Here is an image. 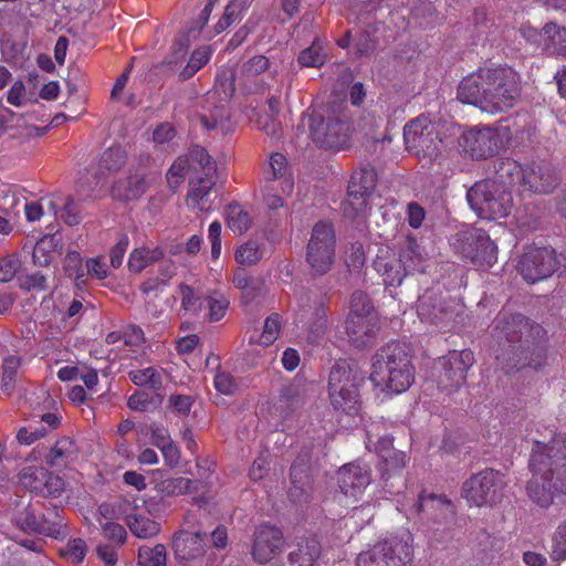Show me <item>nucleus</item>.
<instances>
[{"label": "nucleus", "mask_w": 566, "mask_h": 566, "mask_svg": "<svg viewBox=\"0 0 566 566\" xmlns=\"http://www.w3.org/2000/svg\"><path fill=\"white\" fill-rule=\"evenodd\" d=\"M494 337L507 344L496 358L510 369H537L547 360V332L522 314L501 313L495 319Z\"/></svg>", "instance_id": "f257e3e1"}, {"label": "nucleus", "mask_w": 566, "mask_h": 566, "mask_svg": "<svg viewBox=\"0 0 566 566\" xmlns=\"http://www.w3.org/2000/svg\"><path fill=\"white\" fill-rule=\"evenodd\" d=\"M521 96V78L511 66H485L464 77L458 87V98L491 114L506 112Z\"/></svg>", "instance_id": "f03ea898"}, {"label": "nucleus", "mask_w": 566, "mask_h": 566, "mask_svg": "<svg viewBox=\"0 0 566 566\" xmlns=\"http://www.w3.org/2000/svg\"><path fill=\"white\" fill-rule=\"evenodd\" d=\"M528 467L533 475L526 491L532 502L548 507L556 495H566V434L557 433L547 442L534 441Z\"/></svg>", "instance_id": "7ed1b4c3"}, {"label": "nucleus", "mask_w": 566, "mask_h": 566, "mask_svg": "<svg viewBox=\"0 0 566 566\" xmlns=\"http://www.w3.org/2000/svg\"><path fill=\"white\" fill-rule=\"evenodd\" d=\"M370 380L395 394L406 391L415 380L410 348L399 342L382 346L374 356Z\"/></svg>", "instance_id": "20e7f679"}, {"label": "nucleus", "mask_w": 566, "mask_h": 566, "mask_svg": "<svg viewBox=\"0 0 566 566\" xmlns=\"http://www.w3.org/2000/svg\"><path fill=\"white\" fill-rule=\"evenodd\" d=\"M9 510L11 522L27 534H40L54 538L64 535L63 518L57 512L52 518L46 517L40 501L32 502L28 496H17Z\"/></svg>", "instance_id": "39448f33"}, {"label": "nucleus", "mask_w": 566, "mask_h": 566, "mask_svg": "<svg viewBox=\"0 0 566 566\" xmlns=\"http://www.w3.org/2000/svg\"><path fill=\"white\" fill-rule=\"evenodd\" d=\"M471 208L480 218L495 220L509 216L513 199L499 179H480L467 193Z\"/></svg>", "instance_id": "423d86ee"}, {"label": "nucleus", "mask_w": 566, "mask_h": 566, "mask_svg": "<svg viewBox=\"0 0 566 566\" xmlns=\"http://www.w3.org/2000/svg\"><path fill=\"white\" fill-rule=\"evenodd\" d=\"M412 558V534L408 530H401L360 553L356 566H408Z\"/></svg>", "instance_id": "0eeeda50"}, {"label": "nucleus", "mask_w": 566, "mask_h": 566, "mask_svg": "<svg viewBox=\"0 0 566 566\" xmlns=\"http://www.w3.org/2000/svg\"><path fill=\"white\" fill-rule=\"evenodd\" d=\"M463 312L462 304L434 289L427 290L417 303L419 318L443 332L457 327L462 321Z\"/></svg>", "instance_id": "6e6552de"}, {"label": "nucleus", "mask_w": 566, "mask_h": 566, "mask_svg": "<svg viewBox=\"0 0 566 566\" xmlns=\"http://www.w3.org/2000/svg\"><path fill=\"white\" fill-rule=\"evenodd\" d=\"M363 380L346 361L336 363L329 373L328 394L336 410L354 416L359 410L358 385Z\"/></svg>", "instance_id": "1a4fd4ad"}, {"label": "nucleus", "mask_w": 566, "mask_h": 566, "mask_svg": "<svg viewBox=\"0 0 566 566\" xmlns=\"http://www.w3.org/2000/svg\"><path fill=\"white\" fill-rule=\"evenodd\" d=\"M403 139L409 151L429 159L438 155L442 144L439 124L423 114L405 125Z\"/></svg>", "instance_id": "9d476101"}, {"label": "nucleus", "mask_w": 566, "mask_h": 566, "mask_svg": "<svg viewBox=\"0 0 566 566\" xmlns=\"http://www.w3.org/2000/svg\"><path fill=\"white\" fill-rule=\"evenodd\" d=\"M507 132L501 127L475 126L464 130L459 138L462 151L474 159H486L496 155L504 146Z\"/></svg>", "instance_id": "9b49d317"}, {"label": "nucleus", "mask_w": 566, "mask_h": 566, "mask_svg": "<svg viewBox=\"0 0 566 566\" xmlns=\"http://www.w3.org/2000/svg\"><path fill=\"white\" fill-rule=\"evenodd\" d=\"M503 488L501 473L494 469H485L463 482L461 494L470 505L481 507L496 503L502 496Z\"/></svg>", "instance_id": "f8f14e48"}, {"label": "nucleus", "mask_w": 566, "mask_h": 566, "mask_svg": "<svg viewBox=\"0 0 566 566\" xmlns=\"http://www.w3.org/2000/svg\"><path fill=\"white\" fill-rule=\"evenodd\" d=\"M335 231L326 221L317 222L307 243L306 261L315 274L324 275L331 270L335 256Z\"/></svg>", "instance_id": "ddd939ff"}, {"label": "nucleus", "mask_w": 566, "mask_h": 566, "mask_svg": "<svg viewBox=\"0 0 566 566\" xmlns=\"http://www.w3.org/2000/svg\"><path fill=\"white\" fill-rule=\"evenodd\" d=\"M474 364V354L470 349L453 350L440 357L436 363L438 387L448 395L458 391L467 379V371Z\"/></svg>", "instance_id": "4468645a"}, {"label": "nucleus", "mask_w": 566, "mask_h": 566, "mask_svg": "<svg viewBox=\"0 0 566 566\" xmlns=\"http://www.w3.org/2000/svg\"><path fill=\"white\" fill-rule=\"evenodd\" d=\"M453 245L464 260L476 266L490 268L497 260V247L482 229L458 234Z\"/></svg>", "instance_id": "2eb2a0df"}, {"label": "nucleus", "mask_w": 566, "mask_h": 566, "mask_svg": "<svg viewBox=\"0 0 566 566\" xmlns=\"http://www.w3.org/2000/svg\"><path fill=\"white\" fill-rule=\"evenodd\" d=\"M558 263L554 249L532 248L522 255L517 269L525 281L536 283L549 277L556 271Z\"/></svg>", "instance_id": "dca6fc26"}, {"label": "nucleus", "mask_w": 566, "mask_h": 566, "mask_svg": "<svg viewBox=\"0 0 566 566\" xmlns=\"http://www.w3.org/2000/svg\"><path fill=\"white\" fill-rule=\"evenodd\" d=\"M171 548L179 563L200 559L208 549V533L199 528L182 526L172 535Z\"/></svg>", "instance_id": "f3484780"}, {"label": "nucleus", "mask_w": 566, "mask_h": 566, "mask_svg": "<svg viewBox=\"0 0 566 566\" xmlns=\"http://www.w3.org/2000/svg\"><path fill=\"white\" fill-rule=\"evenodd\" d=\"M199 174L203 177H213L218 171L208 151L200 146H193L186 155L174 161L166 177H192Z\"/></svg>", "instance_id": "a211bd4d"}, {"label": "nucleus", "mask_w": 566, "mask_h": 566, "mask_svg": "<svg viewBox=\"0 0 566 566\" xmlns=\"http://www.w3.org/2000/svg\"><path fill=\"white\" fill-rule=\"evenodd\" d=\"M284 546L285 537L281 528L261 524L253 533L251 554L255 562L265 564L281 554Z\"/></svg>", "instance_id": "6ab92c4d"}, {"label": "nucleus", "mask_w": 566, "mask_h": 566, "mask_svg": "<svg viewBox=\"0 0 566 566\" xmlns=\"http://www.w3.org/2000/svg\"><path fill=\"white\" fill-rule=\"evenodd\" d=\"M348 124L338 117L314 119L311 128L316 145L326 149H340L348 142Z\"/></svg>", "instance_id": "aec40b11"}, {"label": "nucleus", "mask_w": 566, "mask_h": 566, "mask_svg": "<svg viewBox=\"0 0 566 566\" xmlns=\"http://www.w3.org/2000/svg\"><path fill=\"white\" fill-rule=\"evenodd\" d=\"M373 265L387 287L400 286L403 280L410 274L402 263V259H399L397 254L389 249H379Z\"/></svg>", "instance_id": "412c9836"}, {"label": "nucleus", "mask_w": 566, "mask_h": 566, "mask_svg": "<svg viewBox=\"0 0 566 566\" xmlns=\"http://www.w3.org/2000/svg\"><path fill=\"white\" fill-rule=\"evenodd\" d=\"M271 65L265 55H254L245 61L240 70V82L245 93H263L269 86L263 80V74Z\"/></svg>", "instance_id": "4be33fe9"}, {"label": "nucleus", "mask_w": 566, "mask_h": 566, "mask_svg": "<svg viewBox=\"0 0 566 566\" xmlns=\"http://www.w3.org/2000/svg\"><path fill=\"white\" fill-rule=\"evenodd\" d=\"M370 470L358 463L345 464L337 473L338 486L347 496L357 497L370 484Z\"/></svg>", "instance_id": "5701e85b"}, {"label": "nucleus", "mask_w": 566, "mask_h": 566, "mask_svg": "<svg viewBox=\"0 0 566 566\" xmlns=\"http://www.w3.org/2000/svg\"><path fill=\"white\" fill-rule=\"evenodd\" d=\"M374 189L375 179H350L347 187V200L343 203L344 214L349 219H355L363 213Z\"/></svg>", "instance_id": "b1692460"}, {"label": "nucleus", "mask_w": 566, "mask_h": 566, "mask_svg": "<svg viewBox=\"0 0 566 566\" xmlns=\"http://www.w3.org/2000/svg\"><path fill=\"white\" fill-rule=\"evenodd\" d=\"M290 478V499L297 504L308 502L313 491V478L310 467L303 461H295L291 467Z\"/></svg>", "instance_id": "393cba45"}, {"label": "nucleus", "mask_w": 566, "mask_h": 566, "mask_svg": "<svg viewBox=\"0 0 566 566\" xmlns=\"http://www.w3.org/2000/svg\"><path fill=\"white\" fill-rule=\"evenodd\" d=\"M78 458V448L70 437H62L55 441L45 455L44 462L53 469H64Z\"/></svg>", "instance_id": "a878e982"}, {"label": "nucleus", "mask_w": 566, "mask_h": 566, "mask_svg": "<svg viewBox=\"0 0 566 566\" xmlns=\"http://www.w3.org/2000/svg\"><path fill=\"white\" fill-rule=\"evenodd\" d=\"M322 546L315 537L300 538L282 566H315L321 556Z\"/></svg>", "instance_id": "bb28decb"}, {"label": "nucleus", "mask_w": 566, "mask_h": 566, "mask_svg": "<svg viewBox=\"0 0 566 566\" xmlns=\"http://www.w3.org/2000/svg\"><path fill=\"white\" fill-rule=\"evenodd\" d=\"M346 329L356 347L368 346L378 331L377 317H348Z\"/></svg>", "instance_id": "cd10ccee"}, {"label": "nucleus", "mask_w": 566, "mask_h": 566, "mask_svg": "<svg viewBox=\"0 0 566 566\" xmlns=\"http://www.w3.org/2000/svg\"><path fill=\"white\" fill-rule=\"evenodd\" d=\"M407 270L412 274L413 272H422L427 261V253L424 249L418 243L417 239L408 235L399 244V252L396 253Z\"/></svg>", "instance_id": "c85d7f7f"}, {"label": "nucleus", "mask_w": 566, "mask_h": 566, "mask_svg": "<svg viewBox=\"0 0 566 566\" xmlns=\"http://www.w3.org/2000/svg\"><path fill=\"white\" fill-rule=\"evenodd\" d=\"M21 360L22 359L19 356L9 355L2 361L0 389L7 396H11L15 390Z\"/></svg>", "instance_id": "c756f323"}, {"label": "nucleus", "mask_w": 566, "mask_h": 566, "mask_svg": "<svg viewBox=\"0 0 566 566\" xmlns=\"http://www.w3.org/2000/svg\"><path fill=\"white\" fill-rule=\"evenodd\" d=\"M226 221L228 228L234 233L242 235L252 226V217L240 203L233 202L226 209Z\"/></svg>", "instance_id": "7c9ffc66"}, {"label": "nucleus", "mask_w": 566, "mask_h": 566, "mask_svg": "<svg viewBox=\"0 0 566 566\" xmlns=\"http://www.w3.org/2000/svg\"><path fill=\"white\" fill-rule=\"evenodd\" d=\"M265 251L263 240L251 238L235 249L234 259L241 265H253L263 259Z\"/></svg>", "instance_id": "2f4dec72"}, {"label": "nucleus", "mask_w": 566, "mask_h": 566, "mask_svg": "<svg viewBox=\"0 0 566 566\" xmlns=\"http://www.w3.org/2000/svg\"><path fill=\"white\" fill-rule=\"evenodd\" d=\"M145 189V179H115L111 191L115 199L129 201L142 196Z\"/></svg>", "instance_id": "473e14b6"}, {"label": "nucleus", "mask_w": 566, "mask_h": 566, "mask_svg": "<svg viewBox=\"0 0 566 566\" xmlns=\"http://www.w3.org/2000/svg\"><path fill=\"white\" fill-rule=\"evenodd\" d=\"M326 41L315 38L312 44L302 50L298 54L297 62L302 67H321L325 64L327 53L325 50Z\"/></svg>", "instance_id": "72a5a7b5"}, {"label": "nucleus", "mask_w": 566, "mask_h": 566, "mask_svg": "<svg viewBox=\"0 0 566 566\" xmlns=\"http://www.w3.org/2000/svg\"><path fill=\"white\" fill-rule=\"evenodd\" d=\"M201 482L198 480H191L187 478H170L161 481L157 485V490L165 495L174 496L186 493L199 492Z\"/></svg>", "instance_id": "f704fd0d"}, {"label": "nucleus", "mask_w": 566, "mask_h": 566, "mask_svg": "<svg viewBox=\"0 0 566 566\" xmlns=\"http://www.w3.org/2000/svg\"><path fill=\"white\" fill-rule=\"evenodd\" d=\"M126 151L120 146L107 148L99 158L97 177H104L107 174H116L126 163Z\"/></svg>", "instance_id": "c9c22d12"}, {"label": "nucleus", "mask_w": 566, "mask_h": 566, "mask_svg": "<svg viewBox=\"0 0 566 566\" xmlns=\"http://www.w3.org/2000/svg\"><path fill=\"white\" fill-rule=\"evenodd\" d=\"M543 34L546 51L556 55L566 54V28L549 22L544 25Z\"/></svg>", "instance_id": "e433bc0d"}, {"label": "nucleus", "mask_w": 566, "mask_h": 566, "mask_svg": "<svg viewBox=\"0 0 566 566\" xmlns=\"http://www.w3.org/2000/svg\"><path fill=\"white\" fill-rule=\"evenodd\" d=\"M178 289L181 295V308L190 316L199 317L201 312L206 308L207 297L185 283H181Z\"/></svg>", "instance_id": "4c0bfd02"}, {"label": "nucleus", "mask_w": 566, "mask_h": 566, "mask_svg": "<svg viewBox=\"0 0 566 566\" xmlns=\"http://www.w3.org/2000/svg\"><path fill=\"white\" fill-rule=\"evenodd\" d=\"M126 524L130 532L139 538H149L157 535L160 525L148 516L140 514H132L126 516Z\"/></svg>", "instance_id": "58836bf2"}, {"label": "nucleus", "mask_w": 566, "mask_h": 566, "mask_svg": "<svg viewBox=\"0 0 566 566\" xmlns=\"http://www.w3.org/2000/svg\"><path fill=\"white\" fill-rule=\"evenodd\" d=\"M212 56V49L210 45H202L196 49L187 63V65L179 72V80L187 81L199 72L205 65L208 64Z\"/></svg>", "instance_id": "ea45409f"}, {"label": "nucleus", "mask_w": 566, "mask_h": 566, "mask_svg": "<svg viewBox=\"0 0 566 566\" xmlns=\"http://www.w3.org/2000/svg\"><path fill=\"white\" fill-rule=\"evenodd\" d=\"M327 313L325 305L322 302H318L312 314V317L308 322V339L312 343H316L322 339L327 331Z\"/></svg>", "instance_id": "a19ab883"}, {"label": "nucleus", "mask_w": 566, "mask_h": 566, "mask_svg": "<svg viewBox=\"0 0 566 566\" xmlns=\"http://www.w3.org/2000/svg\"><path fill=\"white\" fill-rule=\"evenodd\" d=\"M262 171L272 177H292L293 167L282 153H272L262 164Z\"/></svg>", "instance_id": "79ce46f5"}, {"label": "nucleus", "mask_w": 566, "mask_h": 566, "mask_svg": "<svg viewBox=\"0 0 566 566\" xmlns=\"http://www.w3.org/2000/svg\"><path fill=\"white\" fill-rule=\"evenodd\" d=\"M167 551L163 544L155 547L142 546L138 551L139 566H166Z\"/></svg>", "instance_id": "37998d69"}, {"label": "nucleus", "mask_w": 566, "mask_h": 566, "mask_svg": "<svg viewBox=\"0 0 566 566\" xmlns=\"http://www.w3.org/2000/svg\"><path fill=\"white\" fill-rule=\"evenodd\" d=\"M304 398V387L301 384L294 382L283 387L279 402L282 408L294 410L295 408L303 405Z\"/></svg>", "instance_id": "c03bdc74"}, {"label": "nucleus", "mask_w": 566, "mask_h": 566, "mask_svg": "<svg viewBox=\"0 0 566 566\" xmlns=\"http://www.w3.org/2000/svg\"><path fill=\"white\" fill-rule=\"evenodd\" d=\"M348 317H376L369 296L363 291H355L350 297V312Z\"/></svg>", "instance_id": "a18cd8bd"}, {"label": "nucleus", "mask_w": 566, "mask_h": 566, "mask_svg": "<svg viewBox=\"0 0 566 566\" xmlns=\"http://www.w3.org/2000/svg\"><path fill=\"white\" fill-rule=\"evenodd\" d=\"M128 375L132 382L136 386H148L153 390L161 388V376L154 367L134 369Z\"/></svg>", "instance_id": "49530a36"}, {"label": "nucleus", "mask_w": 566, "mask_h": 566, "mask_svg": "<svg viewBox=\"0 0 566 566\" xmlns=\"http://www.w3.org/2000/svg\"><path fill=\"white\" fill-rule=\"evenodd\" d=\"M250 4V0H231L224 9V13L214 27L217 33L228 29L238 15Z\"/></svg>", "instance_id": "de8ad7c7"}, {"label": "nucleus", "mask_w": 566, "mask_h": 566, "mask_svg": "<svg viewBox=\"0 0 566 566\" xmlns=\"http://www.w3.org/2000/svg\"><path fill=\"white\" fill-rule=\"evenodd\" d=\"M235 76L230 70H223L216 77L214 91L220 99H229L235 92Z\"/></svg>", "instance_id": "09e8293b"}, {"label": "nucleus", "mask_w": 566, "mask_h": 566, "mask_svg": "<svg viewBox=\"0 0 566 566\" xmlns=\"http://www.w3.org/2000/svg\"><path fill=\"white\" fill-rule=\"evenodd\" d=\"M551 557L554 560L566 559V517L557 525L552 536Z\"/></svg>", "instance_id": "8fccbe9b"}, {"label": "nucleus", "mask_w": 566, "mask_h": 566, "mask_svg": "<svg viewBox=\"0 0 566 566\" xmlns=\"http://www.w3.org/2000/svg\"><path fill=\"white\" fill-rule=\"evenodd\" d=\"M64 270L69 276L74 277L77 286L85 284V273L82 268V258L78 252L71 251L65 255Z\"/></svg>", "instance_id": "3c124183"}, {"label": "nucleus", "mask_w": 566, "mask_h": 566, "mask_svg": "<svg viewBox=\"0 0 566 566\" xmlns=\"http://www.w3.org/2000/svg\"><path fill=\"white\" fill-rule=\"evenodd\" d=\"M213 187V179H190L188 200H190L193 205H198L209 196Z\"/></svg>", "instance_id": "603ef678"}, {"label": "nucleus", "mask_w": 566, "mask_h": 566, "mask_svg": "<svg viewBox=\"0 0 566 566\" xmlns=\"http://www.w3.org/2000/svg\"><path fill=\"white\" fill-rule=\"evenodd\" d=\"M557 179H521L522 193L547 195L557 187Z\"/></svg>", "instance_id": "864d4df0"}, {"label": "nucleus", "mask_w": 566, "mask_h": 566, "mask_svg": "<svg viewBox=\"0 0 566 566\" xmlns=\"http://www.w3.org/2000/svg\"><path fill=\"white\" fill-rule=\"evenodd\" d=\"M46 470L28 468L23 470L20 475V481L24 488H27L30 492H35L40 494V490L43 489L42 481L45 479Z\"/></svg>", "instance_id": "5fc2aeb1"}, {"label": "nucleus", "mask_w": 566, "mask_h": 566, "mask_svg": "<svg viewBox=\"0 0 566 566\" xmlns=\"http://www.w3.org/2000/svg\"><path fill=\"white\" fill-rule=\"evenodd\" d=\"M496 177H525L523 166L513 158H500L495 164Z\"/></svg>", "instance_id": "6e6d98bb"}, {"label": "nucleus", "mask_w": 566, "mask_h": 566, "mask_svg": "<svg viewBox=\"0 0 566 566\" xmlns=\"http://www.w3.org/2000/svg\"><path fill=\"white\" fill-rule=\"evenodd\" d=\"M385 469L382 471V478L387 479L391 475V473L400 472L405 464H406V454L402 451L394 449L388 454H384V458H381Z\"/></svg>", "instance_id": "4d7b16f0"}, {"label": "nucleus", "mask_w": 566, "mask_h": 566, "mask_svg": "<svg viewBox=\"0 0 566 566\" xmlns=\"http://www.w3.org/2000/svg\"><path fill=\"white\" fill-rule=\"evenodd\" d=\"M43 489L40 490L42 496L56 497L64 491L65 483L63 479L46 471L45 479L42 481Z\"/></svg>", "instance_id": "13d9d810"}, {"label": "nucleus", "mask_w": 566, "mask_h": 566, "mask_svg": "<svg viewBox=\"0 0 566 566\" xmlns=\"http://www.w3.org/2000/svg\"><path fill=\"white\" fill-rule=\"evenodd\" d=\"M229 306V302L226 297L220 296L219 298L214 297H207L206 301V307H208V313L205 314V316H208L210 322H218L220 321Z\"/></svg>", "instance_id": "bf43d9fd"}, {"label": "nucleus", "mask_w": 566, "mask_h": 566, "mask_svg": "<svg viewBox=\"0 0 566 566\" xmlns=\"http://www.w3.org/2000/svg\"><path fill=\"white\" fill-rule=\"evenodd\" d=\"M280 332V317L279 315H271L264 321L263 332L260 336L262 345H271L277 337Z\"/></svg>", "instance_id": "052dcab7"}, {"label": "nucleus", "mask_w": 566, "mask_h": 566, "mask_svg": "<svg viewBox=\"0 0 566 566\" xmlns=\"http://www.w3.org/2000/svg\"><path fill=\"white\" fill-rule=\"evenodd\" d=\"M61 218L69 226H77L81 220V206L72 198H67L61 213Z\"/></svg>", "instance_id": "680f3d73"}, {"label": "nucleus", "mask_w": 566, "mask_h": 566, "mask_svg": "<svg viewBox=\"0 0 566 566\" xmlns=\"http://www.w3.org/2000/svg\"><path fill=\"white\" fill-rule=\"evenodd\" d=\"M20 262L14 255L0 259V282H10L17 274Z\"/></svg>", "instance_id": "e2e57ef3"}, {"label": "nucleus", "mask_w": 566, "mask_h": 566, "mask_svg": "<svg viewBox=\"0 0 566 566\" xmlns=\"http://www.w3.org/2000/svg\"><path fill=\"white\" fill-rule=\"evenodd\" d=\"M214 387L223 395H233L239 390V382L230 374L221 373L214 377Z\"/></svg>", "instance_id": "0e129e2a"}, {"label": "nucleus", "mask_w": 566, "mask_h": 566, "mask_svg": "<svg viewBox=\"0 0 566 566\" xmlns=\"http://www.w3.org/2000/svg\"><path fill=\"white\" fill-rule=\"evenodd\" d=\"M102 531L106 538L117 543L118 545L124 544L127 536L124 526L115 522H106L102 524Z\"/></svg>", "instance_id": "69168bd1"}, {"label": "nucleus", "mask_w": 566, "mask_h": 566, "mask_svg": "<svg viewBox=\"0 0 566 566\" xmlns=\"http://www.w3.org/2000/svg\"><path fill=\"white\" fill-rule=\"evenodd\" d=\"M154 403V397L145 391H136L127 401L128 408L134 411H146Z\"/></svg>", "instance_id": "338daca9"}, {"label": "nucleus", "mask_w": 566, "mask_h": 566, "mask_svg": "<svg viewBox=\"0 0 566 566\" xmlns=\"http://www.w3.org/2000/svg\"><path fill=\"white\" fill-rule=\"evenodd\" d=\"M147 259L145 248L133 250L128 259L129 271L134 273L142 272L147 265H149V261Z\"/></svg>", "instance_id": "774afa93"}]
</instances>
